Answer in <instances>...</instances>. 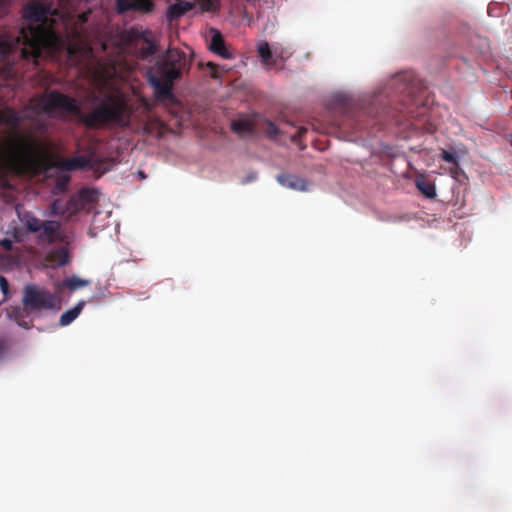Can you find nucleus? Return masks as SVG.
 Wrapping results in <instances>:
<instances>
[{"label":"nucleus","instance_id":"33","mask_svg":"<svg viewBox=\"0 0 512 512\" xmlns=\"http://www.w3.org/2000/svg\"><path fill=\"white\" fill-rule=\"evenodd\" d=\"M68 181H69V177H66V178L64 179L63 185H64V184H66Z\"/></svg>","mask_w":512,"mask_h":512},{"label":"nucleus","instance_id":"31","mask_svg":"<svg viewBox=\"0 0 512 512\" xmlns=\"http://www.w3.org/2000/svg\"><path fill=\"white\" fill-rule=\"evenodd\" d=\"M402 112H403V113H406V114H408V115L413 116V115H412L413 111H412V110H410V109H407L406 111H402Z\"/></svg>","mask_w":512,"mask_h":512},{"label":"nucleus","instance_id":"1","mask_svg":"<svg viewBox=\"0 0 512 512\" xmlns=\"http://www.w3.org/2000/svg\"><path fill=\"white\" fill-rule=\"evenodd\" d=\"M23 121L22 115L11 107L0 109V127L8 126L15 132L0 152L2 169L17 176L34 175L52 168L74 171L91 169L94 166L92 156L64 158L55 156L50 148L31 135L19 133Z\"/></svg>","mask_w":512,"mask_h":512},{"label":"nucleus","instance_id":"17","mask_svg":"<svg viewBox=\"0 0 512 512\" xmlns=\"http://www.w3.org/2000/svg\"><path fill=\"white\" fill-rule=\"evenodd\" d=\"M231 129L237 134H251L255 130V124L250 119L241 118L231 123Z\"/></svg>","mask_w":512,"mask_h":512},{"label":"nucleus","instance_id":"14","mask_svg":"<svg viewBox=\"0 0 512 512\" xmlns=\"http://www.w3.org/2000/svg\"><path fill=\"white\" fill-rule=\"evenodd\" d=\"M47 261L53 267L64 266L70 261V254L67 247H59L51 250L46 257Z\"/></svg>","mask_w":512,"mask_h":512},{"label":"nucleus","instance_id":"6","mask_svg":"<svg viewBox=\"0 0 512 512\" xmlns=\"http://www.w3.org/2000/svg\"><path fill=\"white\" fill-rule=\"evenodd\" d=\"M22 302L32 311L59 310L62 304L58 294L32 284L25 286Z\"/></svg>","mask_w":512,"mask_h":512},{"label":"nucleus","instance_id":"25","mask_svg":"<svg viewBox=\"0 0 512 512\" xmlns=\"http://www.w3.org/2000/svg\"><path fill=\"white\" fill-rule=\"evenodd\" d=\"M0 289L4 295H6L9 291V283L4 276H0Z\"/></svg>","mask_w":512,"mask_h":512},{"label":"nucleus","instance_id":"11","mask_svg":"<svg viewBox=\"0 0 512 512\" xmlns=\"http://www.w3.org/2000/svg\"><path fill=\"white\" fill-rule=\"evenodd\" d=\"M277 181L283 187L296 190V191H306L308 188V182L296 175L291 174H279L277 176Z\"/></svg>","mask_w":512,"mask_h":512},{"label":"nucleus","instance_id":"5","mask_svg":"<svg viewBox=\"0 0 512 512\" xmlns=\"http://www.w3.org/2000/svg\"><path fill=\"white\" fill-rule=\"evenodd\" d=\"M33 110L52 119L67 120L75 117L79 120L81 106L78 101L57 89L46 91L33 99Z\"/></svg>","mask_w":512,"mask_h":512},{"label":"nucleus","instance_id":"12","mask_svg":"<svg viewBox=\"0 0 512 512\" xmlns=\"http://www.w3.org/2000/svg\"><path fill=\"white\" fill-rule=\"evenodd\" d=\"M194 8V4L188 1L179 0L176 3L170 5L166 12V18L168 22L179 20L188 11Z\"/></svg>","mask_w":512,"mask_h":512},{"label":"nucleus","instance_id":"27","mask_svg":"<svg viewBox=\"0 0 512 512\" xmlns=\"http://www.w3.org/2000/svg\"><path fill=\"white\" fill-rule=\"evenodd\" d=\"M9 7V0H0V16L5 14Z\"/></svg>","mask_w":512,"mask_h":512},{"label":"nucleus","instance_id":"18","mask_svg":"<svg viewBox=\"0 0 512 512\" xmlns=\"http://www.w3.org/2000/svg\"><path fill=\"white\" fill-rule=\"evenodd\" d=\"M416 187L419 191L427 198H434L436 196V190L434 184L426 180H417Z\"/></svg>","mask_w":512,"mask_h":512},{"label":"nucleus","instance_id":"3","mask_svg":"<svg viewBox=\"0 0 512 512\" xmlns=\"http://www.w3.org/2000/svg\"><path fill=\"white\" fill-rule=\"evenodd\" d=\"M191 68V61L178 48H168L147 72L148 82L159 101H175L174 85Z\"/></svg>","mask_w":512,"mask_h":512},{"label":"nucleus","instance_id":"29","mask_svg":"<svg viewBox=\"0 0 512 512\" xmlns=\"http://www.w3.org/2000/svg\"><path fill=\"white\" fill-rule=\"evenodd\" d=\"M207 66L211 69V76L215 78L217 73V66L211 62H209Z\"/></svg>","mask_w":512,"mask_h":512},{"label":"nucleus","instance_id":"23","mask_svg":"<svg viewBox=\"0 0 512 512\" xmlns=\"http://www.w3.org/2000/svg\"><path fill=\"white\" fill-rule=\"evenodd\" d=\"M18 237L17 235L15 234L14 235V239H10V238H4L2 240H0V246L5 250V251H10L13 247V242L14 241H18Z\"/></svg>","mask_w":512,"mask_h":512},{"label":"nucleus","instance_id":"13","mask_svg":"<svg viewBox=\"0 0 512 512\" xmlns=\"http://www.w3.org/2000/svg\"><path fill=\"white\" fill-rule=\"evenodd\" d=\"M137 39L143 42V46L140 47V54L143 57H148L156 53L157 45L151 31H141L138 34Z\"/></svg>","mask_w":512,"mask_h":512},{"label":"nucleus","instance_id":"4","mask_svg":"<svg viewBox=\"0 0 512 512\" xmlns=\"http://www.w3.org/2000/svg\"><path fill=\"white\" fill-rule=\"evenodd\" d=\"M131 115L132 110L122 96L108 94L96 98L88 113L81 111L79 122L90 129L112 126L126 128L130 126Z\"/></svg>","mask_w":512,"mask_h":512},{"label":"nucleus","instance_id":"15","mask_svg":"<svg viewBox=\"0 0 512 512\" xmlns=\"http://www.w3.org/2000/svg\"><path fill=\"white\" fill-rule=\"evenodd\" d=\"M85 306L84 301H79L73 308L65 311L59 320L61 326H67L72 323L81 313Z\"/></svg>","mask_w":512,"mask_h":512},{"label":"nucleus","instance_id":"28","mask_svg":"<svg viewBox=\"0 0 512 512\" xmlns=\"http://www.w3.org/2000/svg\"><path fill=\"white\" fill-rule=\"evenodd\" d=\"M307 132V129L304 128V127H301L297 134L293 135L291 138H292V141H297L298 139H300L305 133Z\"/></svg>","mask_w":512,"mask_h":512},{"label":"nucleus","instance_id":"9","mask_svg":"<svg viewBox=\"0 0 512 512\" xmlns=\"http://www.w3.org/2000/svg\"><path fill=\"white\" fill-rule=\"evenodd\" d=\"M117 8L119 12L133 10L151 13L154 8V3L152 0H117Z\"/></svg>","mask_w":512,"mask_h":512},{"label":"nucleus","instance_id":"19","mask_svg":"<svg viewBox=\"0 0 512 512\" xmlns=\"http://www.w3.org/2000/svg\"><path fill=\"white\" fill-rule=\"evenodd\" d=\"M89 282L87 280H83L77 276H72L70 278H66L62 285L69 288L70 290H76L78 288L87 286Z\"/></svg>","mask_w":512,"mask_h":512},{"label":"nucleus","instance_id":"24","mask_svg":"<svg viewBox=\"0 0 512 512\" xmlns=\"http://www.w3.org/2000/svg\"><path fill=\"white\" fill-rule=\"evenodd\" d=\"M71 36L80 43H83L87 40V37L82 30L75 29L74 31H72Z\"/></svg>","mask_w":512,"mask_h":512},{"label":"nucleus","instance_id":"10","mask_svg":"<svg viewBox=\"0 0 512 512\" xmlns=\"http://www.w3.org/2000/svg\"><path fill=\"white\" fill-rule=\"evenodd\" d=\"M211 32L209 49L223 59H231L232 54L227 50L222 34L217 29H212Z\"/></svg>","mask_w":512,"mask_h":512},{"label":"nucleus","instance_id":"7","mask_svg":"<svg viewBox=\"0 0 512 512\" xmlns=\"http://www.w3.org/2000/svg\"><path fill=\"white\" fill-rule=\"evenodd\" d=\"M97 200L98 192L95 189L84 188L71 196L67 201L65 208L61 207L59 201H55L52 204V213L70 218L80 211H89Z\"/></svg>","mask_w":512,"mask_h":512},{"label":"nucleus","instance_id":"21","mask_svg":"<svg viewBox=\"0 0 512 512\" xmlns=\"http://www.w3.org/2000/svg\"><path fill=\"white\" fill-rule=\"evenodd\" d=\"M264 131L269 138H275L279 133V129L276 124L270 120L264 121Z\"/></svg>","mask_w":512,"mask_h":512},{"label":"nucleus","instance_id":"32","mask_svg":"<svg viewBox=\"0 0 512 512\" xmlns=\"http://www.w3.org/2000/svg\"><path fill=\"white\" fill-rule=\"evenodd\" d=\"M80 18L82 19V22L86 21V15L85 14H83Z\"/></svg>","mask_w":512,"mask_h":512},{"label":"nucleus","instance_id":"8","mask_svg":"<svg viewBox=\"0 0 512 512\" xmlns=\"http://www.w3.org/2000/svg\"><path fill=\"white\" fill-rule=\"evenodd\" d=\"M39 233L40 243L51 245L57 241L65 242V236L62 233L61 223L58 221L45 220Z\"/></svg>","mask_w":512,"mask_h":512},{"label":"nucleus","instance_id":"30","mask_svg":"<svg viewBox=\"0 0 512 512\" xmlns=\"http://www.w3.org/2000/svg\"><path fill=\"white\" fill-rule=\"evenodd\" d=\"M363 113L370 115L371 117H374L372 114V111L370 109H366Z\"/></svg>","mask_w":512,"mask_h":512},{"label":"nucleus","instance_id":"16","mask_svg":"<svg viewBox=\"0 0 512 512\" xmlns=\"http://www.w3.org/2000/svg\"><path fill=\"white\" fill-rule=\"evenodd\" d=\"M257 52L261 58V62L267 67H273L276 64V59L273 58V54L269 44L265 41L261 42L257 46Z\"/></svg>","mask_w":512,"mask_h":512},{"label":"nucleus","instance_id":"2","mask_svg":"<svg viewBox=\"0 0 512 512\" xmlns=\"http://www.w3.org/2000/svg\"><path fill=\"white\" fill-rule=\"evenodd\" d=\"M50 6L39 1L24 6V18L29 22L13 39L0 37V58L19 51L24 60L37 62L42 52L54 53L62 46V38L56 31L57 21Z\"/></svg>","mask_w":512,"mask_h":512},{"label":"nucleus","instance_id":"20","mask_svg":"<svg viewBox=\"0 0 512 512\" xmlns=\"http://www.w3.org/2000/svg\"><path fill=\"white\" fill-rule=\"evenodd\" d=\"M44 224V221H41L40 219L36 217H29L26 220V227L28 231L36 233L39 232L42 229V226Z\"/></svg>","mask_w":512,"mask_h":512},{"label":"nucleus","instance_id":"26","mask_svg":"<svg viewBox=\"0 0 512 512\" xmlns=\"http://www.w3.org/2000/svg\"><path fill=\"white\" fill-rule=\"evenodd\" d=\"M201 6L204 11H211L214 9V2L213 0H204Z\"/></svg>","mask_w":512,"mask_h":512},{"label":"nucleus","instance_id":"22","mask_svg":"<svg viewBox=\"0 0 512 512\" xmlns=\"http://www.w3.org/2000/svg\"><path fill=\"white\" fill-rule=\"evenodd\" d=\"M441 159L444 160L445 162L452 163V164L458 163L456 155L447 150H442Z\"/></svg>","mask_w":512,"mask_h":512}]
</instances>
